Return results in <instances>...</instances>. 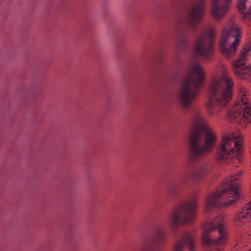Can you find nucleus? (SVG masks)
<instances>
[{
	"mask_svg": "<svg viewBox=\"0 0 251 251\" xmlns=\"http://www.w3.org/2000/svg\"><path fill=\"white\" fill-rule=\"evenodd\" d=\"M141 251H160V250L154 245H151L144 247Z\"/></svg>",
	"mask_w": 251,
	"mask_h": 251,
	"instance_id": "412c9836",
	"label": "nucleus"
},
{
	"mask_svg": "<svg viewBox=\"0 0 251 251\" xmlns=\"http://www.w3.org/2000/svg\"><path fill=\"white\" fill-rule=\"evenodd\" d=\"M164 239V234L162 228L160 226L157 227L153 233V244L160 243Z\"/></svg>",
	"mask_w": 251,
	"mask_h": 251,
	"instance_id": "a211bd4d",
	"label": "nucleus"
},
{
	"mask_svg": "<svg viewBox=\"0 0 251 251\" xmlns=\"http://www.w3.org/2000/svg\"><path fill=\"white\" fill-rule=\"evenodd\" d=\"M195 240L193 234L186 232L181 239L177 241L174 251H194Z\"/></svg>",
	"mask_w": 251,
	"mask_h": 251,
	"instance_id": "4468645a",
	"label": "nucleus"
},
{
	"mask_svg": "<svg viewBox=\"0 0 251 251\" xmlns=\"http://www.w3.org/2000/svg\"><path fill=\"white\" fill-rule=\"evenodd\" d=\"M180 4V2L176 0H174L171 2L170 6V10L173 13L177 12L178 10V7Z\"/></svg>",
	"mask_w": 251,
	"mask_h": 251,
	"instance_id": "6ab92c4d",
	"label": "nucleus"
},
{
	"mask_svg": "<svg viewBox=\"0 0 251 251\" xmlns=\"http://www.w3.org/2000/svg\"><path fill=\"white\" fill-rule=\"evenodd\" d=\"M209 170L207 164L201 165L192 173L191 176L186 175L183 176L181 178V183L184 184H187L190 177H192L195 180H199L208 172Z\"/></svg>",
	"mask_w": 251,
	"mask_h": 251,
	"instance_id": "2eb2a0df",
	"label": "nucleus"
},
{
	"mask_svg": "<svg viewBox=\"0 0 251 251\" xmlns=\"http://www.w3.org/2000/svg\"><path fill=\"white\" fill-rule=\"evenodd\" d=\"M241 174V172H239L235 176H231L216 192L207 197L205 203V211L219 206L231 205L238 200L240 198L239 178Z\"/></svg>",
	"mask_w": 251,
	"mask_h": 251,
	"instance_id": "7ed1b4c3",
	"label": "nucleus"
},
{
	"mask_svg": "<svg viewBox=\"0 0 251 251\" xmlns=\"http://www.w3.org/2000/svg\"><path fill=\"white\" fill-rule=\"evenodd\" d=\"M204 78V73L201 65L196 62L192 63L183 79L178 95L180 103L184 108L190 107Z\"/></svg>",
	"mask_w": 251,
	"mask_h": 251,
	"instance_id": "20e7f679",
	"label": "nucleus"
},
{
	"mask_svg": "<svg viewBox=\"0 0 251 251\" xmlns=\"http://www.w3.org/2000/svg\"><path fill=\"white\" fill-rule=\"evenodd\" d=\"M240 28L230 19L226 27L223 29L220 43L222 53L227 57L234 56L236 53V46L239 44Z\"/></svg>",
	"mask_w": 251,
	"mask_h": 251,
	"instance_id": "1a4fd4ad",
	"label": "nucleus"
},
{
	"mask_svg": "<svg viewBox=\"0 0 251 251\" xmlns=\"http://www.w3.org/2000/svg\"><path fill=\"white\" fill-rule=\"evenodd\" d=\"M249 251H251V249Z\"/></svg>",
	"mask_w": 251,
	"mask_h": 251,
	"instance_id": "393cba45",
	"label": "nucleus"
},
{
	"mask_svg": "<svg viewBox=\"0 0 251 251\" xmlns=\"http://www.w3.org/2000/svg\"><path fill=\"white\" fill-rule=\"evenodd\" d=\"M242 144L241 137L236 133L223 135L215 155L217 161L237 166L242 162Z\"/></svg>",
	"mask_w": 251,
	"mask_h": 251,
	"instance_id": "39448f33",
	"label": "nucleus"
},
{
	"mask_svg": "<svg viewBox=\"0 0 251 251\" xmlns=\"http://www.w3.org/2000/svg\"><path fill=\"white\" fill-rule=\"evenodd\" d=\"M226 218V215L223 212L218 214V216L213 220H224Z\"/></svg>",
	"mask_w": 251,
	"mask_h": 251,
	"instance_id": "4be33fe9",
	"label": "nucleus"
},
{
	"mask_svg": "<svg viewBox=\"0 0 251 251\" xmlns=\"http://www.w3.org/2000/svg\"><path fill=\"white\" fill-rule=\"evenodd\" d=\"M202 240L203 244L208 247V251H221V245L226 240L225 225L216 221H205L202 225Z\"/></svg>",
	"mask_w": 251,
	"mask_h": 251,
	"instance_id": "423d86ee",
	"label": "nucleus"
},
{
	"mask_svg": "<svg viewBox=\"0 0 251 251\" xmlns=\"http://www.w3.org/2000/svg\"><path fill=\"white\" fill-rule=\"evenodd\" d=\"M205 0H191L192 3L188 7L186 18H177L176 24L180 26L182 31L192 33L196 31L204 15Z\"/></svg>",
	"mask_w": 251,
	"mask_h": 251,
	"instance_id": "6e6552de",
	"label": "nucleus"
},
{
	"mask_svg": "<svg viewBox=\"0 0 251 251\" xmlns=\"http://www.w3.org/2000/svg\"><path fill=\"white\" fill-rule=\"evenodd\" d=\"M198 201L196 195L188 200L177 203L169 212L170 220H193L197 214Z\"/></svg>",
	"mask_w": 251,
	"mask_h": 251,
	"instance_id": "9b49d317",
	"label": "nucleus"
},
{
	"mask_svg": "<svg viewBox=\"0 0 251 251\" xmlns=\"http://www.w3.org/2000/svg\"><path fill=\"white\" fill-rule=\"evenodd\" d=\"M244 243V239H243V238H241L240 239H239V241H238V244H241L242 246L243 245Z\"/></svg>",
	"mask_w": 251,
	"mask_h": 251,
	"instance_id": "b1692460",
	"label": "nucleus"
},
{
	"mask_svg": "<svg viewBox=\"0 0 251 251\" xmlns=\"http://www.w3.org/2000/svg\"><path fill=\"white\" fill-rule=\"evenodd\" d=\"M228 117L237 123L245 126L251 123V107L245 87H240L238 98L234 105L227 112Z\"/></svg>",
	"mask_w": 251,
	"mask_h": 251,
	"instance_id": "0eeeda50",
	"label": "nucleus"
},
{
	"mask_svg": "<svg viewBox=\"0 0 251 251\" xmlns=\"http://www.w3.org/2000/svg\"><path fill=\"white\" fill-rule=\"evenodd\" d=\"M216 30L209 27L207 30L198 36L195 41L194 49L196 55L203 58H208L211 55L215 43Z\"/></svg>",
	"mask_w": 251,
	"mask_h": 251,
	"instance_id": "9d476101",
	"label": "nucleus"
},
{
	"mask_svg": "<svg viewBox=\"0 0 251 251\" xmlns=\"http://www.w3.org/2000/svg\"><path fill=\"white\" fill-rule=\"evenodd\" d=\"M251 219V201L246 206L235 213V220Z\"/></svg>",
	"mask_w": 251,
	"mask_h": 251,
	"instance_id": "f3484780",
	"label": "nucleus"
},
{
	"mask_svg": "<svg viewBox=\"0 0 251 251\" xmlns=\"http://www.w3.org/2000/svg\"><path fill=\"white\" fill-rule=\"evenodd\" d=\"M186 43V40L185 39H182L180 41L181 46H184Z\"/></svg>",
	"mask_w": 251,
	"mask_h": 251,
	"instance_id": "5701e85b",
	"label": "nucleus"
},
{
	"mask_svg": "<svg viewBox=\"0 0 251 251\" xmlns=\"http://www.w3.org/2000/svg\"><path fill=\"white\" fill-rule=\"evenodd\" d=\"M233 68L238 77L251 81V42L233 62Z\"/></svg>",
	"mask_w": 251,
	"mask_h": 251,
	"instance_id": "f8f14e48",
	"label": "nucleus"
},
{
	"mask_svg": "<svg viewBox=\"0 0 251 251\" xmlns=\"http://www.w3.org/2000/svg\"><path fill=\"white\" fill-rule=\"evenodd\" d=\"M237 7L240 12L244 14V18L251 21V0H239Z\"/></svg>",
	"mask_w": 251,
	"mask_h": 251,
	"instance_id": "dca6fc26",
	"label": "nucleus"
},
{
	"mask_svg": "<svg viewBox=\"0 0 251 251\" xmlns=\"http://www.w3.org/2000/svg\"><path fill=\"white\" fill-rule=\"evenodd\" d=\"M181 221H171V223L170 224V226L171 227V228L172 230L176 232L177 228L180 226V222Z\"/></svg>",
	"mask_w": 251,
	"mask_h": 251,
	"instance_id": "aec40b11",
	"label": "nucleus"
},
{
	"mask_svg": "<svg viewBox=\"0 0 251 251\" xmlns=\"http://www.w3.org/2000/svg\"><path fill=\"white\" fill-rule=\"evenodd\" d=\"M190 126L191 130L189 137L190 154L193 159H196L212 150L216 137L198 109H193Z\"/></svg>",
	"mask_w": 251,
	"mask_h": 251,
	"instance_id": "f257e3e1",
	"label": "nucleus"
},
{
	"mask_svg": "<svg viewBox=\"0 0 251 251\" xmlns=\"http://www.w3.org/2000/svg\"><path fill=\"white\" fill-rule=\"evenodd\" d=\"M233 83L226 68H222L221 75L214 78L208 92L207 108L212 115L227 105L232 99Z\"/></svg>",
	"mask_w": 251,
	"mask_h": 251,
	"instance_id": "f03ea898",
	"label": "nucleus"
},
{
	"mask_svg": "<svg viewBox=\"0 0 251 251\" xmlns=\"http://www.w3.org/2000/svg\"><path fill=\"white\" fill-rule=\"evenodd\" d=\"M231 0H211L212 16L219 21L228 11Z\"/></svg>",
	"mask_w": 251,
	"mask_h": 251,
	"instance_id": "ddd939ff",
	"label": "nucleus"
}]
</instances>
